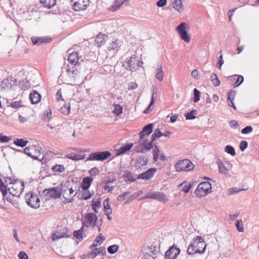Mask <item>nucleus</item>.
Listing matches in <instances>:
<instances>
[{
  "label": "nucleus",
  "mask_w": 259,
  "mask_h": 259,
  "mask_svg": "<svg viewBox=\"0 0 259 259\" xmlns=\"http://www.w3.org/2000/svg\"><path fill=\"white\" fill-rule=\"evenodd\" d=\"M153 123L145 125L139 133L140 139L138 145L135 147L136 151L138 153H144L149 151L152 147L151 143L148 141L147 138L152 132Z\"/></svg>",
  "instance_id": "nucleus-1"
},
{
  "label": "nucleus",
  "mask_w": 259,
  "mask_h": 259,
  "mask_svg": "<svg viewBox=\"0 0 259 259\" xmlns=\"http://www.w3.org/2000/svg\"><path fill=\"white\" fill-rule=\"evenodd\" d=\"M24 151L25 154L33 159L41 160L44 158V153L41 152V147L38 145H32L27 146Z\"/></svg>",
  "instance_id": "nucleus-2"
},
{
  "label": "nucleus",
  "mask_w": 259,
  "mask_h": 259,
  "mask_svg": "<svg viewBox=\"0 0 259 259\" xmlns=\"http://www.w3.org/2000/svg\"><path fill=\"white\" fill-rule=\"evenodd\" d=\"M142 259H157L159 255V248L156 246H145L142 249Z\"/></svg>",
  "instance_id": "nucleus-3"
},
{
  "label": "nucleus",
  "mask_w": 259,
  "mask_h": 259,
  "mask_svg": "<svg viewBox=\"0 0 259 259\" xmlns=\"http://www.w3.org/2000/svg\"><path fill=\"white\" fill-rule=\"evenodd\" d=\"M211 192V185L208 182L200 183L195 191V194L198 197L206 196Z\"/></svg>",
  "instance_id": "nucleus-4"
},
{
  "label": "nucleus",
  "mask_w": 259,
  "mask_h": 259,
  "mask_svg": "<svg viewBox=\"0 0 259 259\" xmlns=\"http://www.w3.org/2000/svg\"><path fill=\"white\" fill-rule=\"evenodd\" d=\"M175 168L177 171H189L194 168V165L188 159H184L179 160L175 165Z\"/></svg>",
  "instance_id": "nucleus-5"
},
{
  "label": "nucleus",
  "mask_w": 259,
  "mask_h": 259,
  "mask_svg": "<svg viewBox=\"0 0 259 259\" xmlns=\"http://www.w3.org/2000/svg\"><path fill=\"white\" fill-rule=\"evenodd\" d=\"M24 188V183L19 180H15L12 185L9 186L7 190L13 196L18 197L21 194Z\"/></svg>",
  "instance_id": "nucleus-6"
},
{
  "label": "nucleus",
  "mask_w": 259,
  "mask_h": 259,
  "mask_svg": "<svg viewBox=\"0 0 259 259\" xmlns=\"http://www.w3.org/2000/svg\"><path fill=\"white\" fill-rule=\"evenodd\" d=\"M143 199H155L162 203H166L168 201V198L167 196L161 192H148L145 195Z\"/></svg>",
  "instance_id": "nucleus-7"
},
{
  "label": "nucleus",
  "mask_w": 259,
  "mask_h": 259,
  "mask_svg": "<svg viewBox=\"0 0 259 259\" xmlns=\"http://www.w3.org/2000/svg\"><path fill=\"white\" fill-rule=\"evenodd\" d=\"M61 194L64 198L66 199L69 203H71L73 200V197L76 196L77 192L73 189L72 187L62 185L61 188Z\"/></svg>",
  "instance_id": "nucleus-8"
},
{
  "label": "nucleus",
  "mask_w": 259,
  "mask_h": 259,
  "mask_svg": "<svg viewBox=\"0 0 259 259\" xmlns=\"http://www.w3.org/2000/svg\"><path fill=\"white\" fill-rule=\"evenodd\" d=\"M189 26L185 22H181L176 28V30L179 34L181 38L187 43L189 42L191 40V37L187 32Z\"/></svg>",
  "instance_id": "nucleus-9"
},
{
  "label": "nucleus",
  "mask_w": 259,
  "mask_h": 259,
  "mask_svg": "<svg viewBox=\"0 0 259 259\" xmlns=\"http://www.w3.org/2000/svg\"><path fill=\"white\" fill-rule=\"evenodd\" d=\"M110 152L107 151L96 152L89 155L87 161H103L111 156Z\"/></svg>",
  "instance_id": "nucleus-10"
},
{
  "label": "nucleus",
  "mask_w": 259,
  "mask_h": 259,
  "mask_svg": "<svg viewBox=\"0 0 259 259\" xmlns=\"http://www.w3.org/2000/svg\"><path fill=\"white\" fill-rule=\"evenodd\" d=\"M79 77V72L76 66L69 67L68 69L67 79L68 84H76L75 80Z\"/></svg>",
  "instance_id": "nucleus-11"
},
{
  "label": "nucleus",
  "mask_w": 259,
  "mask_h": 259,
  "mask_svg": "<svg viewBox=\"0 0 259 259\" xmlns=\"http://www.w3.org/2000/svg\"><path fill=\"white\" fill-rule=\"evenodd\" d=\"M217 164L219 167V172L220 174L229 178L231 176L229 171L232 168L233 165L230 161H226L223 162L219 161L217 162Z\"/></svg>",
  "instance_id": "nucleus-12"
},
{
  "label": "nucleus",
  "mask_w": 259,
  "mask_h": 259,
  "mask_svg": "<svg viewBox=\"0 0 259 259\" xmlns=\"http://www.w3.org/2000/svg\"><path fill=\"white\" fill-rule=\"evenodd\" d=\"M27 204L33 208H37L39 207L40 200L37 195L32 192L27 193L25 196Z\"/></svg>",
  "instance_id": "nucleus-13"
},
{
  "label": "nucleus",
  "mask_w": 259,
  "mask_h": 259,
  "mask_svg": "<svg viewBox=\"0 0 259 259\" xmlns=\"http://www.w3.org/2000/svg\"><path fill=\"white\" fill-rule=\"evenodd\" d=\"M192 242L197 253H202L204 252L206 245L202 237L197 236L196 238L193 239Z\"/></svg>",
  "instance_id": "nucleus-14"
},
{
  "label": "nucleus",
  "mask_w": 259,
  "mask_h": 259,
  "mask_svg": "<svg viewBox=\"0 0 259 259\" xmlns=\"http://www.w3.org/2000/svg\"><path fill=\"white\" fill-rule=\"evenodd\" d=\"M97 219V217L94 213H88L82 221L83 226L89 227L92 226L93 227H94L96 225Z\"/></svg>",
  "instance_id": "nucleus-15"
},
{
  "label": "nucleus",
  "mask_w": 259,
  "mask_h": 259,
  "mask_svg": "<svg viewBox=\"0 0 259 259\" xmlns=\"http://www.w3.org/2000/svg\"><path fill=\"white\" fill-rule=\"evenodd\" d=\"M180 252V249L174 244L165 252V259H176Z\"/></svg>",
  "instance_id": "nucleus-16"
},
{
  "label": "nucleus",
  "mask_w": 259,
  "mask_h": 259,
  "mask_svg": "<svg viewBox=\"0 0 259 259\" xmlns=\"http://www.w3.org/2000/svg\"><path fill=\"white\" fill-rule=\"evenodd\" d=\"M89 5V0H75L73 9L76 11L85 10Z\"/></svg>",
  "instance_id": "nucleus-17"
},
{
  "label": "nucleus",
  "mask_w": 259,
  "mask_h": 259,
  "mask_svg": "<svg viewBox=\"0 0 259 259\" xmlns=\"http://www.w3.org/2000/svg\"><path fill=\"white\" fill-rule=\"evenodd\" d=\"M128 64V69L134 71L136 70L139 66H141L143 64L142 62H140L138 58L135 55H133L127 62Z\"/></svg>",
  "instance_id": "nucleus-18"
},
{
  "label": "nucleus",
  "mask_w": 259,
  "mask_h": 259,
  "mask_svg": "<svg viewBox=\"0 0 259 259\" xmlns=\"http://www.w3.org/2000/svg\"><path fill=\"white\" fill-rule=\"evenodd\" d=\"M44 192L45 195L55 199L59 198L61 196V190L58 188H50L45 190Z\"/></svg>",
  "instance_id": "nucleus-19"
},
{
  "label": "nucleus",
  "mask_w": 259,
  "mask_h": 259,
  "mask_svg": "<svg viewBox=\"0 0 259 259\" xmlns=\"http://www.w3.org/2000/svg\"><path fill=\"white\" fill-rule=\"evenodd\" d=\"M156 169L155 168H151L148 169L144 172H143L139 175L137 177L138 179H142L145 180H148L152 178L154 176Z\"/></svg>",
  "instance_id": "nucleus-20"
},
{
  "label": "nucleus",
  "mask_w": 259,
  "mask_h": 259,
  "mask_svg": "<svg viewBox=\"0 0 259 259\" xmlns=\"http://www.w3.org/2000/svg\"><path fill=\"white\" fill-rule=\"evenodd\" d=\"M16 85V79L13 77H10L3 80L2 87L4 89H11Z\"/></svg>",
  "instance_id": "nucleus-21"
},
{
  "label": "nucleus",
  "mask_w": 259,
  "mask_h": 259,
  "mask_svg": "<svg viewBox=\"0 0 259 259\" xmlns=\"http://www.w3.org/2000/svg\"><path fill=\"white\" fill-rule=\"evenodd\" d=\"M148 163L147 159L144 156H140L137 160V162L135 164V167L137 169L144 168Z\"/></svg>",
  "instance_id": "nucleus-22"
},
{
  "label": "nucleus",
  "mask_w": 259,
  "mask_h": 259,
  "mask_svg": "<svg viewBox=\"0 0 259 259\" xmlns=\"http://www.w3.org/2000/svg\"><path fill=\"white\" fill-rule=\"evenodd\" d=\"M31 40L34 45L40 46L44 43H46L51 41V39L47 37H33Z\"/></svg>",
  "instance_id": "nucleus-23"
},
{
  "label": "nucleus",
  "mask_w": 259,
  "mask_h": 259,
  "mask_svg": "<svg viewBox=\"0 0 259 259\" xmlns=\"http://www.w3.org/2000/svg\"><path fill=\"white\" fill-rule=\"evenodd\" d=\"M107 38L108 36L106 34L99 33L95 40L96 45L98 47L102 46L105 43Z\"/></svg>",
  "instance_id": "nucleus-24"
},
{
  "label": "nucleus",
  "mask_w": 259,
  "mask_h": 259,
  "mask_svg": "<svg viewBox=\"0 0 259 259\" xmlns=\"http://www.w3.org/2000/svg\"><path fill=\"white\" fill-rule=\"evenodd\" d=\"M40 99V95L35 91H33L29 95V99L32 104H37L39 102Z\"/></svg>",
  "instance_id": "nucleus-25"
},
{
  "label": "nucleus",
  "mask_w": 259,
  "mask_h": 259,
  "mask_svg": "<svg viewBox=\"0 0 259 259\" xmlns=\"http://www.w3.org/2000/svg\"><path fill=\"white\" fill-rule=\"evenodd\" d=\"M93 181V179L92 177H84L82 180V183L81 186V189L83 190H87L90 187Z\"/></svg>",
  "instance_id": "nucleus-26"
},
{
  "label": "nucleus",
  "mask_w": 259,
  "mask_h": 259,
  "mask_svg": "<svg viewBox=\"0 0 259 259\" xmlns=\"http://www.w3.org/2000/svg\"><path fill=\"white\" fill-rule=\"evenodd\" d=\"M132 143L126 144L124 146L121 147L117 150H116V155L118 156L121 155L126 151H129L133 147Z\"/></svg>",
  "instance_id": "nucleus-27"
},
{
  "label": "nucleus",
  "mask_w": 259,
  "mask_h": 259,
  "mask_svg": "<svg viewBox=\"0 0 259 259\" xmlns=\"http://www.w3.org/2000/svg\"><path fill=\"white\" fill-rule=\"evenodd\" d=\"M78 54L77 52H72L70 53L68 58V60L72 65L75 66L78 61Z\"/></svg>",
  "instance_id": "nucleus-28"
},
{
  "label": "nucleus",
  "mask_w": 259,
  "mask_h": 259,
  "mask_svg": "<svg viewBox=\"0 0 259 259\" xmlns=\"http://www.w3.org/2000/svg\"><path fill=\"white\" fill-rule=\"evenodd\" d=\"M122 42H121V41L116 39L112 41V42L109 45L108 50H116L117 51L119 48H120Z\"/></svg>",
  "instance_id": "nucleus-29"
},
{
  "label": "nucleus",
  "mask_w": 259,
  "mask_h": 259,
  "mask_svg": "<svg viewBox=\"0 0 259 259\" xmlns=\"http://www.w3.org/2000/svg\"><path fill=\"white\" fill-rule=\"evenodd\" d=\"M110 199L109 198L106 199L103 202L104 210L105 211V214H110L112 213V209L109 204Z\"/></svg>",
  "instance_id": "nucleus-30"
},
{
  "label": "nucleus",
  "mask_w": 259,
  "mask_h": 259,
  "mask_svg": "<svg viewBox=\"0 0 259 259\" xmlns=\"http://www.w3.org/2000/svg\"><path fill=\"white\" fill-rule=\"evenodd\" d=\"M173 8L179 13L183 10L182 0H175L173 3Z\"/></svg>",
  "instance_id": "nucleus-31"
},
{
  "label": "nucleus",
  "mask_w": 259,
  "mask_h": 259,
  "mask_svg": "<svg viewBox=\"0 0 259 259\" xmlns=\"http://www.w3.org/2000/svg\"><path fill=\"white\" fill-rule=\"evenodd\" d=\"M164 73L161 65L158 66L156 69V73L155 74L156 78L159 81H162L163 78Z\"/></svg>",
  "instance_id": "nucleus-32"
},
{
  "label": "nucleus",
  "mask_w": 259,
  "mask_h": 259,
  "mask_svg": "<svg viewBox=\"0 0 259 259\" xmlns=\"http://www.w3.org/2000/svg\"><path fill=\"white\" fill-rule=\"evenodd\" d=\"M66 236V233L64 232H56L53 233L52 237L53 241H55L62 238L65 237Z\"/></svg>",
  "instance_id": "nucleus-33"
},
{
  "label": "nucleus",
  "mask_w": 259,
  "mask_h": 259,
  "mask_svg": "<svg viewBox=\"0 0 259 259\" xmlns=\"http://www.w3.org/2000/svg\"><path fill=\"white\" fill-rule=\"evenodd\" d=\"M162 136V134L161 133L159 128L156 129L153 134L151 136V140L149 141V143H151L152 145V143L157 139L160 138Z\"/></svg>",
  "instance_id": "nucleus-34"
},
{
  "label": "nucleus",
  "mask_w": 259,
  "mask_h": 259,
  "mask_svg": "<svg viewBox=\"0 0 259 259\" xmlns=\"http://www.w3.org/2000/svg\"><path fill=\"white\" fill-rule=\"evenodd\" d=\"M40 3L43 4L44 7L51 8L56 4V0H40Z\"/></svg>",
  "instance_id": "nucleus-35"
},
{
  "label": "nucleus",
  "mask_w": 259,
  "mask_h": 259,
  "mask_svg": "<svg viewBox=\"0 0 259 259\" xmlns=\"http://www.w3.org/2000/svg\"><path fill=\"white\" fill-rule=\"evenodd\" d=\"M123 177L126 179V181H128L131 182H135L136 179L134 178L133 174L128 170L125 171Z\"/></svg>",
  "instance_id": "nucleus-36"
},
{
  "label": "nucleus",
  "mask_w": 259,
  "mask_h": 259,
  "mask_svg": "<svg viewBox=\"0 0 259 259\" xmlns=\"http://www.w3.org/2000/svg\"><path fill=\"white\" fill-rule=\"evenodd\" d=\"M125 2L124 1L121 0H115L114 4L110 7L109 10L115 11L117 9H119L121 6Z\"/></svg>",
  "instance_id": "nucleus-37"
},
{
  "label": "nucleus",
  "mask_w": 259,
  "mask_h": 259,
  "mask_svg": "<svg viewBox=\"0 0 259 259\" xmlns=\"http://www.w3.org/2000/svg\"><path fill=\"white\" fill-rule=\"evenodd\" d=\"M67 157L69 159L78 161L84 159V157L83 155L78 154L70 153L67 155Z\"/></svg>",
  "instance_id": "nucleus-38"
},
{
  "label": "nucleus",
  "mask_w": 259,
  "mask_h": 259,
  "mask_svg": "<svg viewBox=\"0 0 259 259\" xmlns=\"http://www.w3.org/2000/svg\"><path fill=\"white\" fill-rule=\"evenodd\" d=\"M19 85L22 90H26L29 88L30 84L27 79H25L20 82Z\"/></svg>",
  "instance_id": "nucleus-39"
},
{
  "label": "nucleus",
  "mask_w": 259,
  "mask_h": 259,
  "mask_svg": "<svg viewBox=\"0 0 259 259\" xmlns=\"http://www.w3.org/2000/svg\"><path fill=\"white\" fill-rule=\"evenodd\" d=\"M181 190L185 193H188L191 188V185L187 182H184L180 185Z\"/></svg>",
  "instance_id": "nucleus-40"
},
{
  "label": "nucleus",
  "mask_w": 259,
  "mask_h": 259,
  "mask_svg": "<svg viewBox=\"0 0 259 259\" xmlns=\"http://www.w3.org/2000/svg\"><path fill=\"white\" fill-rule=\"evenodd\" d=\"M114 109L113 111V113L117 116H119L122 113L123 108L119 104H114Z\"/></svg>",
  "instance_id": "nucleus-41"
},
{
  "label": "nucleus",
  "mask_w": 259,
  "mask_h": 259,
  "mask_svg": "<svg viewBox=\"0 0 259 259\" xmlns=\"http://www.w3.org/2000/svg\"><path fill=\"white\" fill-rule=\"evenodd\" d=\"M155 90H156V88L155 87L154 88V87H153V90H152L153 93H152V95L151 96V102H150V103L149 106L148 107V108L144 111V113H149V109H150L151 106H152L154 103V95L156 94V92L155 91Z\"/></svg>",
  "instance_id": "nucleus-42"
},
{
  "label": "nucleus",
  "mask_w": 259,
  "mask_h": 259,
  "mask_svg": "<svg viewBox=\"0 0 259 259\" xmlns=\"http://www.w3.org/2000/svg\"><path fill=\"white\" fill-rule=\"evenodd\" d=\"M28 142V141H25L22 139H17L14 143L18 146L23 147L27 145Z\"/></svg>",
  "instance_id": "nucleus-43"
},
{
  "label": "nucleus",
  "mask_w": 259,
  "mask_h": 259,
  "mask_svg": "<svg viewBox=\"0 0 259 259\" xmlns=\"http://www.w3.org/2000/svg\"><path fill=\"white\" fill-rule=\"evenodd\" d=\"M52 170L54 172H62L65 171V167L63 165L56 164L52 168Z\"/></svg>",
  "instance_id": "nucleus-44"
},
{
  "label": "nucleus",
  "mask_w": 259,
  "mask_h": 259,
  "mask_svg": "<svg viewBox=\"0 0 259 259\" xmlns=\"http://www.w3.org/2000/svg\"><path fill=\"white\" fill-rule=\"evenodd\" d=\"M70 106L69 104H65L62 106L60 110L64 115H68L70 113Z\"/></svg>",
  "instance_id": "nucleus-45"
},
{
  "label": "nucleus",
  "mask_w": 259,
  "mask_h": 259,
  "mask_svg": "<svg viewBox=\"0 0 259 259\" xmlns=\"http://www.w3.org/2000/svg\"><path fill=\"white\" fill-rule=\"evenodd\" d=\"M197 111L196 110H193L190 112H188L185 114V117L186 119L191 120L195 118V115L197 114Z\"/></svg>",
  "instance_id": "nucleus-46"
},
{
  "label": "nucleus",
  "mask_w": 259,
  "mask_h": 259,
  "mask_svg": "<svg viewBox=\"0 0 259 259\" xmlns=\"http://www.w3.org/2000/svg\"><path fill=\"white\" fill-rule=\"evenodd\" d=\"M8 188L4 184L3 181L0 179V190L2 193L3 197H5L8 193Z\"/></svg>",
  "instance_id": "nucleus-47"
},
{
  "label": "nucleus",
  "mask_w": 259,
  "mask_h": 259,
  "mask_svg": "<svg viewBox=\"0 0 259 259\" xmlns=\"http://www.w3.org/2000/svg\"><path fill=\"white\" fill-rule=\"evenodd\" d=\"M119 249V246L116 244L110 245L107 248L108 252L110 254H114Z\"/></svg>",
  "instance_id": "nucleus-48"
},
{
  "label": "nucleus",
  "mask_w": 259,
  "mask_h": 259,
  "mask_svg": "<svg viewBox=\"0 0 259 259\" xmlns=\"http://www.w3.org/2000/svg\"><path fill=\"white\" fill-rule=\"evenodd\" d=\"M225 151L232 156H234L236 154L234 148L231 145L226 146Z\"/></svg>",
  "instance_id": "nucleus-49"
},
{
  "label": "nucleus",
  "mask_w": 259,
  "mask_h": 259,
  "mask_svg": "<svg viewBox=\"0 0 259 259\" xmlns=\"http://www.w3.org/2000/svg\"><path fill=\"white\" fill-rule=\"evenodd\" d=\"M235 225L237 228V230L239 232H243L244 231V228L243 227V224L242 220H237L235 222Z\"/></svg>",
  "instance_id": "nucleus-50"
},
{
  "label": "nucleus",
  "mask_w": 259,
  "mask_h": 259,
  "mask_svg": "<svg viewBox=\"0 0 259 259\" xmlns=\"http://www.w3.org/2000/svg\"><path fill=\"white\" fill-rule=\"evenodd\" d=\"M187 252L189 254H193L195 253H197V252L196 251L195 248L194 247V244L192 241L190 243L188 248Z\"/></svg>",
  "instance_id": "nucleus-51"
},
{
  "label": "nucleus",
  "mask_w": 259,
  "mask_h": 259,
  "mask_svg": "<svg viewBox=\"0 0 259 259\" xmlns=\"http://www.w3.org/2000/svg\"><path fill=\"white\" fill-rule=\"evenodd\" d=\"M73 236L78 239H82V227L79 230L74 231Z\"/></svg>",
  "instance_id": "nucleus-52"
},
{
  "label": "nucleus",
  "mask_w": 259,
  "mask_h": 259,
  "mask_svg": "<svg viewBox=\"0 0 259 259\" xmlns=\"http://www.w3.org/2000/svg\"><path fill=\"white\" fill-rule=\"evenodd\" d=\"M200 92L197 89H194V102H197L200 100Z\"/></svg>",
  "instance_id": "nucleus-53"
},
{
  "label": "nucleus",
  "mask_w": 259,
  "mask_h": 259,
  "mask_svg": "<svg viewBox=\"0 0 259 259\" xmlns=\"http://www.w3.org/2000/svg\"><path fill=\"white\" fill-rule=\"evenodd\" d=\"M104 240L105 239L102 236V234L101 233L98 237H97L96 239L94 241V242L96 243L97 245H99L102 243Z\"/></svg>",
  "instance_id": "nucleus-54"
},
{
  "label": "nucleus",
  "mask_w": 259,
  "mask_h": 259,
  "mask_svg": "<svg viewBox=\"0 0 259 259\" xmlns=\"http://www.w3.org/2000/svg\"><path fill=\"white\" fill-rule=\"evenodd\" d=\"M253 128L251 126H246L241 130V133L243 134H247L252 132Z\"/></svg>",
  "instance_id": "nucleus-55"
},
{
  "label": "nucleus",
  "mask_w": 259,
  "mask_h": 259,
  "mask_svg": "<svg viewBox=\"0 0 259 259\" xmlns=\"http://www.w3.org/2000/svg\"><path fill=\"white\" fill-rule=\"evenodd\" d=\"M248 143L246 141H242L239 145L240 149L241 151H243L247 147Z\"/></svg>",
  "instance_id": "nucleus-56"
},
{
  "label": "nucleus",
  "mask_w": 259,
  "mask_h": 259,
  "mask_svg": "<svg viewBox=\"0 0 259 259\" xmlns=\"http://www.w3.org/2000/svg\"><path fill=\"white\" fill-rule=\"evenodd\" d=\"M99 172V169L97 167H94L89 170L90 174L92 176H95Z\"/></svg>",
  "instance_id": "nucleus-57"
},
{
  "label": "nucleus",
  "mask_w": 259,
  "mask_h": 259,
  "mask_svg": "<svg viewBox=\"0 0 259 259\" xmlns=\"http://www.w3.org/2000/svg\"><path fill=\"white\" fill-rule=\"evenodd\" d=\"M11 140V138L6 136H3L0 134V143L8 142Z\"/></svg>",
  "instance_id": "nucleus-58"
},
{
  "label": "nucleus",
  "mask_w": 259,
  "mask_h": 259,
  "mask_svg": "<svg viewBox=\"0 0 259 259\" xmlns=\"http://www.w3.org/2000/svg\"><path fill=\"white\" fill-rule=\"evenodd\" d=\"M235 93H236V92L235 91H231L230 92L228 93L227 98H228V101L234 100Z\"/></svg>",
  "instance_id": "nucleus-59"
},
{
  "label": "nucleus",
  "mask_w": 259,
  "mask_h": 259,
  "mask_svg": "<svg viewBox=\"0 0 259 259\" xmlns=\"http://www.w3.org/2000/svg\"><path fill=\"white\" fill-rule=\"evenodd\" d=\"M243 80H244V78L242 75L238 76L237 80L236 81V82L234 83V86L235 87L239 86L243 81Z\"/></svg>",
  "instance_id": "nucleus-60"
},
{
  "label": "nucleus",
  "mask_w": 259,
  "mask_h": 259,
  "mask_svg": "<svg viewBox=\"0 0 259 259\" xmlns=\"http://www.w3.org/2000/svg\"><path fill=\"white\" fill-rule=\"evenodd\" d=\"M21 101H15L11 103L10 106L13 108H18L21 107L22 105H21Z\"/></svg>",
  "instance_id": "nucleus-61"
},
{
  "label": "nucleus",
  "mask_w": 259,
  "mask_h": 259,
  "mask_svg": "<svg viewBox=\"0 0 259 259\" xmlns=\"http://www.w3.org/2000/svg\"><path fill=\"white\" fill-rule=\"evenodd\" d=\"M92 195L90 193L89 191L85 192L81 194V198L84 200H88L90 199Z\"/></svg>",
  "instance_id": "nucleus-62"
},
{
  "label": "nucleus",
  "mask_w": 259,
  "mask_h": 259,
  "mask_svg": "<svg viewBox=\"0 0 259 259\" xmlns=\"http://www.w3.org/2000/svg\"><path fill=\"white\" fill-rule=\"evenodd\" d=\"M97 256V253H96V251H92L89 252L87 255V256L89 258H95Z\"/></svg>",
  "instance_id": "nucleus-63"
},
{
  "label": "nucleus",
  "mask_w": 259,
  "mask_h": 259,
  "mask_svg": "<svg viewBox=\"0 0 259 259\" xmlns=\"http://www.w3.org/2000/svg\"><path fill=\"white\" fill-rule=\"evenodd\" d=\"M19 259H28V255L24 251H20L18 254Z\"/></svg>",
  "instance_id": "nucleus-64"
}]
</instances>
